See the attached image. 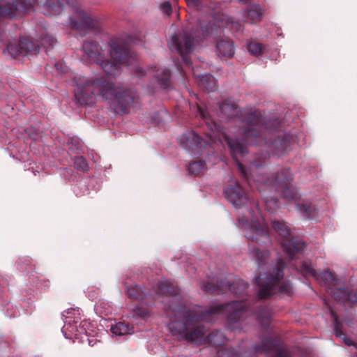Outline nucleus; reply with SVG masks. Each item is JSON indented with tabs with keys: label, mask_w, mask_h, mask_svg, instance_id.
Returning a JSON list of instances; mask_svg holds the SVG:
<instances>
[{
	"label": "nucleus",
	"mask_w": 357,
	"mask_h": 357,
	"mask_svg": "<svg viewBox=\"0 0 357 357\" xmlns=\"http://www.w3.org/2000/svg\"><path fill=\"white\" fill-rule=\"evenodd\" d=\"M45 6L48 9L45 13L46 15H59L65 6L73 11V17L70 18L64 23L66 26L75 28L79 31L92 29L96 27V21L77 5H75L70 0H62V1L61 0H47Z\"/></svg>",
	"instance_id": "obj_6"
},
{
	"label": "nucleus",
	"mask_w": 357,
	"mask_h": 357,
	"mask_svg": "<svg viewBox=\"0 0 357 357\" xmlns=\"http://www.w3.org/2000/svg\"><path fill=\"white\" fill-rule=\"evenodd\" d=\"M109 311L108 310H106L105 311V314H107V313H109Z\"/></svg>",
	"instance_id": "obj_45"
},
{
	"label": "nucleus",
	"mask_w": 357,
	"mask_h": 357,
	"mask_svg": "<svg viewBox=\"0 0 357 357\" xmlns=\"http://www.w3.org/2000/svg\"><path fill=\"white\" fill-rule=\"evenodd\" d=\"M282 246L289 259H294L296 255L303 250L305 243L301 241L288 239L283 243Z\"/></svg>",
	"instance_id": "obj_16"
},
{
	"label": "nucleus",
	"mask_w": 357,
	"mask_h": 357,
	"mask_svg": "<svg viewBox=\"0 0 357 357\" xmlns=\"http://www.w3.org/2000/svg\"><path fill=\"white\" fill-rule=\"evenodd\" d=\"M197 79L201 88L207 92H212L216 89V79L210 74L197 75Z\"/></svg>",
	"instance_id": "obj_18"
},
{
	"label": "nucleus",
	"mask_w": 357,
	"mask_h": 357,
	"mask_svg": "<svg viewBox=\"0 0 357 357\" xmlns=\"http://www.w3.org/2000/svg\"><path fill=\"white\" fill-rule=\"evenodd\" d=\"M199 115L206 121L207 126L211 131V133L208 135L211 142H215L213 138L218 137V140L221 144H223L225 142L227 144L234 159L236 162L239 172L246 178L250 186L255 187L260 193L264 192L266 190L269 191H273V190L276 191L282 190V193L284 198L297 199L298 197L297 192H294L290 185H288L289 181L291 180V178L284 176L283 174H282V175L278 174L275 180L271 181L269 178H265V176L261 174L259 169L261 166L254 162H250L248 171H247L243 164L245 162L243 158L247 153L245 147L238 140L231 139L229 133L220 129L217 123H214L213 127H212L207 121L206 112L199 109Z\"/></svg>",
	"instance_id": "obj_1"
},
{
	"label": "nucleus",
	"mask_w": 357,
	"mask_h": 357,
	"mask_svg": "<svg viewBox=\"0 0 357 357\" xmlns=\"http://www.w3.org/2000/svg\"><path fill=\"white\" fill-rule=\"evenodd\" d=\"M333 295L334 298L339 302L346 300L354 303L357 301V292L354 291H349L345 289H337L333 291Z\"/></svg>",
	"instance_id": "obj_19"
},
{
	"label": "nucleus",
	"mask_w": 357,
	"mask_h": 357,
	"mask_svg": "<svg viewBox=\"0 0 357 357\" xmlns=\"http://www.w3.org/2000/svg\"><path fill=\"white\" fill-rule=\"evenodd\" d=\"M217 53L221 59L231 58L234 54V45L232 41L222 40L217 43Z\"/></svg>",
	"instance_id": "obj_17"
},
{
	"label": "nucleus",
	"mask_w": 357,
	"mask_h": 357,
	"mask_svg": "<svg viewBox=\"0 0 357 357\" xmlns=\"http://www.w3.org/2000/svg\"><path fill=\"white\" fill-rule=\"evenodd\" d=\"M204 164L202 161L192 162L188 167L189 174L197 175L204 169Z\"/></svg>",
	"instance_id": "obj_28"
},
{
	"label": "nucleus",
	"mask_w": 357,
	"mask_h": 357,
	"mask_svg": "<svg viewBox=\"0 0 357 357\" xmlns=\"http://www.w3.org/2000/svg\"><path fill=\"white\" fill-rule=\"evenodd\" d=\"M126 294L130 298L139 299L142 298V292L141 288L137 285L129 286L127 287Z\"/></svg>",
	"instance_id": "obj_25"
},
{
	"label": "nucleus",
	"mask_w": 357,
	"mask_h": 357,
	"mask_svg": "<svg viewBox=\"0 0 357 357\" xmlns=\"http://www.w3.org/2000/svg\"><path fill=\"white\" fill-rule=\"evenodd\" d=\"M155 76L161 82V84L165 86L170 77V71L167 69H158L155 71Z\"/></svg>",
	"instance_id": "obj_24"
},
{
	"label": "nucleus",
	"mask_w": 357,
	"mask_h": 357,
	"mask_svg": "<svg viewBox=\"0 0 357 357\" xmlns=\"http://www.w3.org/2000/svg\"><path fill=\"white\" fill-rule=\"evenodd\" d=\"M235 289V288H234V286H233V285H231V284H229V289L231 291L234 292V294H238V293H239V291H235V289Z\"/></svg>",
	"instance_id": "obj_39"
},
{
	"label": "nucleus",
	"mask_w": 357,
	"mask_h": 357,
	"mask_svg": "<svg viewBox=\"0 0 357 357\" xmlns=\"http://www.w3.org/2000/svg\"><path fill=\"white\" fill-rule=\"evenodd\" d=\"M331 313L332 317H333V319H334V321H335V322H337V317H336V316H335V314L334 312H333V310H331Z\"/></svg>",
	"instance_id": "obj_41"
},
{
	"label": "nucleus",
	"mask_w": 357,
	"mask_h": 357,
	"mask_svg": "<svg viewBox=\"0 0 357 357\" xmlns=\"http://www.w3.org/2000/svg\"><path fill=\"white\" fill-rule=\"evenodd\" d=\"M298 211L305 218H310L314 211V207L309 202L297 205Z\"/></svg>",
	"instance_id": "obj_22"
},
{
	"label": "nucleus",
	"mask_w": 357,
	"mask_h": 357,
	"mask_svg": "<svg viewBox=\"0 0 357 357\" xmlns=\"http://www.w3.org/2000/svg\"><path fill=\"white\" fill-rule=\"evenodd\" d=\"M244 310L245 305L242 302H233L225 305L215 306L199 314L188 310L184 305L178 307L170 305L169 313L174 315V319L169 323V329L172 335L180 339L202 343L206 331L199 324V321L211 322L213 320L214 316L229 313L227 317V325L232 330L230 324L240 320Z\"/></svg>",
	"instance_id": "obj_2"
},
{
	"label": "nucleus",
	"mask_w": 357,
	"mask_h": 357,
	"mask_svg": "<svg viewBox=\"0 0 357 357\" xmlns=\"http://www.w3.org/2000/svg\"><path fill=\"white\" fill-rule=\"evenodd\" d=\"M231 27L232 29H234V30H236V31H238V30L240 29V26H239V24L237 22H232Z\"/></svg>",
	"instance_id": "obj_38"
},
{
	"label": "nucleus",
	"mask_w": 357,
	"mask_h": 357,
	"mask_svg": "<svg viewBox=\"0 0 357 357\" xmlns=\"http://www.w3.org/2000/svg\"><path fill=\"white\" fill-rule=\"evenodd\" d=\"M252 256L255 258L257 265L259 276L256 281L260 289L259 295L260 297L271 296L277 293L289 294L291 292V285L288 280L283 278L282 268L284 264L279 260L275 268H266L268 273H264L269 259L268 251H259L258 249H253L251 251Z\"/></svg>",
	"instance_id": "obj_4"
},
{
	"label": "nucleus",
	"mask_w": 357,
	"mask_h": 357,
	"mask_svg": "<svg viewBox=\"0 0 357 357\" xmlns=\"http://www.w3.org/2000/svg\"><path fill=\"white\" fill-rule=\"evenodd\" d=\"M74 83L76 86L75 100L80 105L92 104L93 98H99L108 100L115 110L122 113L130 112L139 106L130 91L116 88L112 82L99 78L88 80L85 77L79 75L75 77Z\"/></svg>",
	"instance_id": "obj_3"
},
{
	"label": "nucleus",
	"mask_w": 357,
	"mask_h": 357,
	"mask_svg": "<svg viewBox=\"0 0 357 357\" xmlns=\"http://www.w3.org/2000/svg\"><path fill=\"white\" fill-rule=\"evenodd\" d=\"M173 292L172 288L169 285L166 281L160 282L158 283L156 293L163 296H168L172 295Z\"/></svg>",
	"instance_id": "obj_23"
},
{
	"label": "nucleus",
	"mask_w": 357,
	"mask_h": 357,
	"mask_svg": "<svg viewBox=\"0 0 357 357\" xmlns=\"http://www.w3.org/2000/svg\"><path fill=\"white\" fill-rule=\"evenodd\" d=\"M345 340L346 343H347L348 345H350V344H351V342H350V340Z\"/></svg>",
	"instance_id": "obj_44"
},
{
	"label": "nucleus",
	"mask_w": 357,
	"mask_h": 357,
	"mask_svg": "<svg viewBox=\"0 0 357 357\" xmlns=\"http://www.w3.org/2000/svg\"><path fill=\"white\" fill-rule=\"evenodd\" d=\"M13 3L15 4V8L16 10H19L20 9V6H22V0H15V1H13Z\"/></svg>",
	"instance_id": "obj_36"
},
{
	"label": "nucleus",
	"mask_w": 357,
	"mask_h": 357,
	"mask_svg": "<svg viewBox=\"0 0 357 357\" xmlns=\"http://www.w3.org/2000/svg\"><path fill=\"white\" fill-rule=\"evenodd\" d=\"M189 6H197L199 3L198 0H185Z\"/></svg>",
	"instance_id": "obj_37"
},
{
	"label": "nucleus",
	"mask_w": 357,
	"mask_h": 357,
	"mask_svg": "<svg viewBox=\"0 0 357 357\" xmlns=\"http://www.w3.org/2000/svg\"><path fill=\"white\" fill-rule=\"evenodd\" d=\"M179 140L181 146L188 151L199 150L200 147L203 146V141L194 131L184 133Z\"/></svg>",
	"instance_id": "obj_13"
},
{
	"label": "nucleus",
	"mask_w": 357,
	"mask_h": 357,
	"mask_svg": "<svg viewBox=\"0 0 357 357\" xmlns=\"http://www.w3.org/2000/svg\"><path fill=\"white\" fill-rule=\"evenodd\" d=\"M75 167L80 171L86 172L89 169V165L86 159L82 157H77L74 160Z\"/></svg>",
	"instance_id": "obj_26"
},
{
	"label": "nucleus",
	"mask_w": 357,
	"mask_h": 357,
	"mask_svg": "<svg viewBox=\"0 0 357 357\" xmlns=\"http://www.w3.org/2000/svg\"><path fill=\"white\" fill-rule=\"evenodd\" d=\"M259 122L260 119L257 114H250L248 119L243 122V128L239 130L240 134L250 144H254L255 141L253 139L259 136L257 127Z\"/></svg>",
	"instance_id": "obj_10"
},
{
	"label": "nucleus",
	"mask_w": 357,
	"mask_h": 357,
	"mask_svg": "<svg viewBox=\"0 0 357 357\" xmlns=\"http://www.w3.org/2000/svg\"><path fill=\"white\" fill-rule=\"evenodd\" d=\"M238 227L243 230L246 237L252 241L259 242L261 238H266L268 225L262 217L257 220L253 218L250 222L240 219Z\"/></svg>",
	"instance_id": "obj_8"
},
{
	"label": "nucleus",
	"mask_w": 357,
	"mask_h": 357,
	"mask_svg": "<svg viewBox=\"0 0 357 357\" xmlns=\"http://www.w3.org/2000/svg\"><path fill=\"white\" fill-rule=\"evenodd\" d=\"M335 335L337 337H341V336H344V334H342V333L339 332L337 328L335 329Z\"/></svg>",
	"instance_id": "obj_40"
},
{
	"label": "nucleus",
	"mask_w": 357,
	"mask_h": 357,
	"mask_svg": "<svg viewBox=\"0 0 357 357\" xmlns=\"http://www.w3.org/2000/svg\"><path fill=\"white\" fill-rule=\"evenodd\" d=\"M272 226L274 230L282 236L289 234V227L282 221H272Z\"/></svg>",
	"instance_id": "obj_21"
},
{
	"label": "nucleus",
	"mask_w": 357,
	"mask_h": 357,
	"mask_svg": "<svg viewBox=\"0 0 357 357\" xmlns=\"http://www.w3.org/2000/svg\"><path fill=\"white\" fill-rule=\"evenodd\" d=\"M221 111L223 114L228 116H234L237 114V108L233 105H229L228 103H223L220 107Z\"/></svg>",
	"instance_id": "obj_27"
},
{
	"label": "nucleus",
	"mask_w": 357,
	"mask_h": 357,
	"mask_svg": "<svg viewBox=\"0 0 357 357\" xmlns=\"http://www.w3.org/2000/svg\"><path fill=\"white\" fill-rule=\"evenodd\" d=\"M192 34L190 36L185 33L182 38H178L176 36H172L168 41L169 48L174 51L176 50L181 56L183 62L190 66V63L188 61L186 54L190 53L193 49L195 44V38L191 39Z\"/></svg>",
	"instance_id": "obj_9"
},
{
	"label": "nucleus",
	"mask_w": 357,
	"mask_h": 357,
	"mask_svg": "<svg viewBox=\"0 0 357 357\" xmlns=\"http://www.w3.org/2000/svg\"><path fill=\"white\" fill-rule=\"evenodd\" d=\"M134 312L137 316L142 317L144 319L146 318L149 314L148 309L141 305H137L134 308Z\"/></svg>",
	"instance_id": "obj_30"
},
{
	"label": "nucleus",
	"mask_w": 357,
	"mask_h": 357,
	"mask_svg": "<svg viewBox=\"0 0 357 357\" xmlns=\"http://www.w3.org/2000/svg\"><path fill=\"white\" fill-rule=\"evenodd\" d=\"M38 43H39L38 45H36L32 41L24 38L19 41L18 47H17V45L15 44L10 43L8 46V51L13 56H17L21 54H26L32 52L36 54L39 50V44L46 48H49L54 46V44L56 43V41L52 37L46 36L43 38Z\"/></svg>",
	"instance_id": "obj_7"
},
{
	"label": "nucleus",
	"mask_w": 357,
	"mask_h": 357,
	"mask_svg": "<svg viewBox=\"0 0 357 357\" xmlns=\"http://www.w3.org/2000/svg\"><path fill=\"white\" fill-rule=\"evenodd\" d=\"M274 349V342L271 338H267L265 340L264 345L262 350H268V349Z\"/></svg>",
	"instance_id": "obj_32"
},
{
	"label": "nucleus",
	"mask_w": 357,
	"mask_h": 357,
	"mask_svg": "<svg viewBox=\"0 0 357 357\" xmlns=\"http://www.w3.org/2000/svg\"><path fill=\"white\" fill-rule=\"evenodd\" d=\"M236 284H241L242 283V280H238L236 282Z\"/></svg>",
	"instance_id": "obj_43"
},
{
	"label": "nucleus",
	"mask_w": 357,
	"mask_h": 357,
	"mask_svg": "<svg viewBox=\"0 0 357 357\" xmlns=\"http://www.w3.org/2000/svg\"><path fill=\"white\" fill-rule=\"evenodd\" d=\"M102 304H103V303H102V302H101V303H98V306H100V305H102Z\"/></svg>",
	"instance_id": "obj_46"
},
{
	"label": "nucleus",
	"mask_w": 357,
	"mask_h": 357,
	"mask_svg": "<svg viewBox=\"0 0 357 357\" xmlns=\"http://www.w3.org/2000/svg\"><path fill=\"white\" fill-rule=\"evenodd\" d=\"M161 10L164 13L169 15L172 10V6L170 3L169 1L163 3L161 6Z\"/></svg>",
	"instance_id": "obj_34"
},
{
	"label": "nucleus",
	"mask_w": 357,
	"mask_h": 357,
	"mask_svg": "<svg viewBox=\"0 0 357 357\" xmlns=\"http://www.w3.org/2000/svg\"><path fill=\"white\" fill-rule=\"evenodd\" d=\"M110 331L114 336H123L130 333V329L124 323L119 322L111 326Z\"/></svg>",
	"instance_id": "obj_20"
},
{
	"label": "nucleus",
	"mask_w": 357,
	"mask_h": 357,
	"mask_svg": "<svg viewBox=\"0 0 357 357\" xmlns=\"http://www.w3.org/2000/svg\"><path fill=\"white\" fill-rule=\"evenodd\" d=\"M13 3L15 4V8L16 10H19L20 9V6H22V0H15V1H13Z\"/></svg>",
	"instance_id": "obj_35"
},
{
	"label": "nucleus",
	"mask_w": 357,
	"mask_h": 357,
	"mask_svg": "<svg viewBox=\"0 0 357 357\" xmlns=\"http://www.w3.org/2000/svg\"><path fill=\"white\" fill-rule=\"evenodd\" d=\"M265 10L258 4H252L241 11V15L245 22L255 24L260 22L264 15Z\"/></svg>",
	"instance_id": "obj_14"
},
{
	"label": "nucleus",
	"mask_w": 357,
	"mask_h": 357,
	"mask_svg": "<svg viewBox=\"0 0 357 357\" xmlns=\"http://www.w3.org/2000/svg\"><path fill=\"white\" fill-rule=\"evenodd\" d=\"M232 185L225 188L224 195L236 208H240L246 203L247 197L241 192L239 183L236 181H232Z\"/></svg>",
	"instance_id": "obj_11"
},
{
	"label": "nucleus",
	"mask_w": 357,
	"mask_h": 357,
	"mask_svg": "<svg viewBox=\"0 0 357 357\" xmlns=\"http://www.w3.org/2000/svg\"><path fill=\"white\" fill-rule=\"evenodd\" d=\"M62 333L66 339L80 338V335L85 333L82 327L78 328L77 321L71 324L70 320L65 321Z\"/></svg>",
	"instance_id": "obj_15"
},
{
	"label": "nucleus",
	"mask_w": 357,
	"mask_h": 357,
	"mask_svg": "<svg viewBox=\"0 0 357 357\" xmlns=\"http://www.w3.org/2000/svg\"><path fill=\"white\" fill-rule=\"evenodd\" d=\"M280 357H285V356H286V354L284 352H280Z\"/></svg>",
	"instance_id": "obj_42"
},
{
	"label": "nucleus",
	"mask_w": 357,
	"mask_h": 357,
	"mask_svg": "<svg viewBox=\"0 0 357 357\" xmlns=\"http://www.w3.org/2000/svg\"><path fill=\"white\" fill-rule=\"evenodd\" d=\"M100 48L97 44L87 42L82 45L83 59L90 62L100 65L102 70L109 75H114L119 71L120 64L130 66L128 56L126 51L115 44L110 45V56L113 60H104L101 54Z\"/></svg>",
	"instance_id": "obj_5"
},
{
	"label": "nucleus",
	"mask_w": 357,
	"mask_h": 357,
	"mask_svg": "<svg viewBox=\"0 0 357 357\" xmlns=\"http://www.w3.org/2000/svg\"><path fill=\"white\" fill-rule=\"evenodd\" d=\"M301 271L306 276H312L326 286H333L337 283L336 279L329 272L317 273L311 264L304 261L302 263Z\"/></svg>",
	"instance_id": "obj_12"
},
{
	"label": "nucleus",
	"mask_w": 357,
	"mask_h": 357,
	"mask_svg": "<svg viewBox=\"0 0 357 357\" xmlns=\"http://www.w3.org/2000/svg\"><path fill=\"white\" fill-rule=\"evenodd\" d=\"M201 288L205 291H216V287L214 285L211 284V283L204 284L203 285H202ZM217 289H219L220 291L222 290L220 287H218Z\"/></svg>",
	"instance_id": "obj_31"
},
{
	"label": "nucleus",
	"mask_w": 357,
	"mask_h": 357,
	"mask_svg": "<svg viewBox=\"0 0 357 357\" xmlns=\"http://www.w3.org/2000/svg\"><path fill=\"white\" fill-rule=\"evenodd\" d=\"M265 204H266V208L271 212H273V210L275 209V207L277 206V203L273 199L266 200Z\"/></svg>",
	"instance_id": "obj_33"
},
{
	"label": "nucleus",
	"mask_w": 357,
	"mask_h": 357,
	"mask_svg": "<svg viewBox=\"0 0 357 357\" xmlns=\"http://www.w3.org/2000/svg\"><path fill=\"white\" fill-rule=\"evenodd\" d=\"M248 50L250 54L257 56L261 52V47L256 43H250L248 45Z\"/></svg>",
	"instance_id": "obj_29"
}]
</instances>
